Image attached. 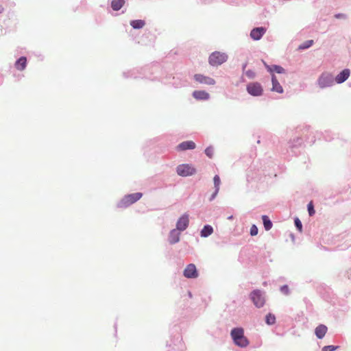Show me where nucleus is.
I'll list each match as a JSON object with an SVG mask.
<instances>
[{"label": "nucleus", "mask_w": 351, "mask_h": 351, "mask_svg": "<svg viewBox=\"0 0 351 351\" xmlns=\"http://www.w3.org/2000/svg\"><path fill=\"white\" fill-rule=\"evenodd\" d=\"M335 17L338 19H347V16L345 14L343 13H338L335 15Z\"/></svg>", "instance_id": "38"}, {"label": "nucleus", "mask_w": 351, "mask_h": 351, "mask_svg": "<svg viewBox=\"0 0 351 351\" xmlns=\"http://www.w3.org/2000/svg\"><path fill=\"white\" fill-rule=\"evenodd\" d=\"M213 232V228L208 224L205 225L200 231V236L206 238L211 235Z\"/></svg>", "instance_id": "21"}, {"label": "nucleus", "mask_w": 351, "mask_h": 351, "mask_svg": "<svg viewBox=\"0 0 351 351\" xmlns=\"http://www.w3.org/2000/svg\"><path fill=\"white\" fill-rule=\"evenodd\" d=\"M267 29L265 27L253 28L250 32V37L254 40H259L266 33Z\"/></svg>", "instance_id": "11"}, {"label": "nucleus", "mask_w": 351, "mask_h": 351, "mask_svg": "<svg viewBox=\"0 0 351 351\" xmlns=\"http://www.w3.org/2000/svg\"><path fill=\"white\" fill-rule=\"evenodd\" d=\"M232 217H232V215H231V216H229V217H228V219H232Z\"/></svg>", "instance_id": "42"}, {"label": "nucleus", "mask_w": 351, "mask_h": 351, "mask_svg": "<svg viewBox=\"0 0 351 351\" xmlns=\"http://www.w3.org/2000/svg\"><path fill=\"white\" fill-rule=\"evenodd\" d=\"M15 68L19 71H23L27 66V58L25 56H21L16 60L14 64Z\"/></svg>", "instance_id": "19"}, {"label": "nucleus", "mask_w": 351, "mask_h": 351, "mask_svg": "<svg viewBox=\"0 0 351 351\" xmlns=\"http://www.w3.org/2000/svg\"><path fill=\"white\" fill-rule=\"evenodd\" d=\"M313 43L314 42L313 40H306L305 42H304L303 43H302L301 45H299L298 49L304 50V49H308L309 47H311L313 45Z\"/></svg>", "instance_id": "26"}, {"label": "nucleus", "mask_w": 351, "mask_h": 351, "mask_svg": "<svg viewBox=\"0 0 351 351\" xmlns=\"http://www.w3.org/2000/svg\"><path fill=\"white\" fill-rule=\"evenodd\" d=\"M189 224V215L186 213L183 214L177 221L176 230L180 232L185 230Z\"/></svg>", "instance_id": "9"}, {"label": "nucleus", "mask_w": 351, "mask_h": 351, "mask_svg": "<svg viewBox=\"0 0 351 351\" xmlns=\"http://www.w3.org/2000/svg\"><path fill=\"white\" fill-rule=\"evenodd\" d=\"M196 147L195 143L192 141H186L180 143L176 147L178 151H185L188 149H193Z\"/></svg>", "instance_id": "14"}, {"label": "nucleus", "mask_w": 351, "mask_h": 351, "mask_svg": "<svg viewBox=\"0 0 351 351\" xmlns=\"http://www.w3.org/2000/svg\"><path fill=\"white\" fill-rule=\"evenodd\" d=\"M274 72L279 74L285 73V69L280 65L273 64Z\"/></svg>", "instance_id": "29"}, {"label": "nucleus", "mask_w": 351, "mask_h": 351, "mask_svg": "<svg viewBox=\"0 0 351 351\" xmlns=\"http://www.w3.org/2000/svg\"><path fill=\"white\" fill-rule=\"evenodd\" d=\"M147 67L135 68L126 72H123V75L125 78H147L151 79L146 73Z\"/></svg>", "instance_id": "5"}, {"label": "nucleus", "mask_w": 351, "mask_h": 351, "mask_svg": "<svg viewBox=\"0 0 351 351\" xmlns=\"http://www.w3.org/2000/svg\"><path fill=\"white\" fill-rule=\"evenodd\" d=\"M230 337L234 345L239 348H245L250 344V341L245 336L242 327L233 328L230 331Z\"/></svg>", "instance_id": "1"}, {"label": "nucleus", "mask_w": 351, "mask_h": 351, "mask_svg": "<svg viewBox=\"0 0 351 351\" xmlns=\"http://www.w3.org/2000/svg\"><path fill=\"white\" fill-rule=\"evenodd\" d=\"M334 84V78L332 74L329 73H323L317 80V84L319 88H325L332 86Z\"/></svg>", "instance_id": "7"}, {"label": "nucleus", "mask_w": 351, "mask_h": 351, "mask_svg": "<svg viewBox=\"0 0 351 351\" xmlns=\"http://www.w3.org/2000/svg\"><path fill=\"white\" fill-rule=\"evenodd\" d=\"M263 223L265 230L268 231L271 229L273 223L267 215L262 216Z\"/></svg>", "instance_id": "24"}, {"label": "nucleus", "mask_w": 351, "mask_h": 351, "mask_svg": "<svg viewBox=\"0 0 351 351\" xmlns=\"http://www.w3.org/2000/svg\"><path fill=\"white\" fill-rule=\"evenodd\" d=\"M193 77L196 82L200 84L206 85H215L216 84V82L213 78L205 76L202 74H195Z\"/></svg>", "instance_id": "12"}, {"label": "nucleus", "mask_w": 351, "mask_h": 351, "mask_svg": "<svg viewBox=\"0 0 351 351\" xmlns=\"http://www.w3.org/2000/svg\"><path fill=\"white\" fill-rule=\"evenodd\" d=\"M219 190H217V189H215L214 192L213 193V194L211 195V196L209 198L210 202H212L213 200L215 199V198L216 197V196L217 195V194L219 193Z\"/></svg>", "instance_id": "37"}, {"label": "nucleus", "mask_w": 351, "mask_h": 351, "mask_svg": "<svg viewBox=\"0 0 351 351\" xmlns=\"http://www.w3.org/2000/svg\"><path fill=\"white\" fill-rule=\"evenodd\" d=\"M143 196L142 193H134L132 194L125 195L118 203V208H127L132 204L137 202Z\"/></svg>", "instance_id": "3"}, {"label": "nucleus", "mask_w": 351, "mask_h": 351, "mask_svg": "<svg viewBox=\"0 0 351 351\" xmlns=\"http://www.w3.org/2000/svg\"><path fill=\"white\" fill-rule=\"evenodd\" d=\"M213 182H214V187L215 189H217V190H219V186L221 184V180L218 175H215L213 178Z\"/></svg>", "instance_id": "28"}, {"label": "nucleus", "mask_w": 351, "mask_h": 351, "mask_svg": "<svg viewBox=\"0 0 351 351\" xmlns=\"http://www.w3.org/2000/svg\"><path fill=\"white\" fill-rule=\"evenodd\" d=\"M183 275L187 278H195L198 276V271L196 266L193 264H189L183 271Z\"/></svg>", "instance_id": "10"}, {"label": "nucleus", "mask_w": 351, "mask_h": 351, "mask_svg": "<svg viewBox=\"0 0 351 351\" xmlns=\"http://www.w3.org/2000/svg\"><path fill=\"white\" fill-rule=\"evenodd\" d=\"M307 210H308V213L309 216L312 217V216H313L315 215V211L314 206H313L312 202H310L308 204V205H307Z\"/></svg>", "instance_id": "30"}, {"label": "nucleus", "mask_w": 351, "mask_h": 351, "mask_svg": "<svg viewBox=\"0 0 351 351\" xmlns=\"http://www.w3.org/2000/svg\"><path fill=\"white\" fill-rule=\"evenodd\" d=\"M188 294H189V296L190 298H191V297H192V293H191V291H189V292H188Z\"/></svg>", "instance_id": "41"}, {"label": "nucleus", "mask_w": 351, "mask_h": 351, "mask_svg": "<svg viewBox=\"0 0 351 351\" xmlns=\"http://www.w3.org/2000/svg\"><path fill=\"white\" fill-rule=\"evenodd\" d=\"M4 11V8L0 5V14L2 13Z\"/></svg>", "instance_id": "40"}, {"label": "nucleus", "mask_w": 351, "mask_h": 351, "mask_svg": "<svg viewBox=\"0 0 351 351\" xmlns=\"http://www.w3.org/2000/svg\"><path fill=\"white\" fill-rule=\"evenodd\" d=\"M280 292L285 295H289L290 294V290L287 285H284L280 287Z\"/></svg>", "instance_id": "31"}, {"label": "nucleus", "mask_w": 351, "mask_h": 351, "mask_svg": "<svg viewBox=\"0 0 351 351\" xmlns=\"http://www.w3.org/2000/svg\"><path fill=\"white\" fill-rule=\"evenodd\" d=\"M245 75L249 79H254L256 76L254 71L251 69L246 71Z\"/></svg>", "instance_id": "34"}, {"label": "nucleus", "mask_w": 351, "mask_h": 351, "mask_svg": "<svg viewBox=\"0 0 351 351\" xmlns=\"http://www.w3.org/2000/svg\"><path fill=\"white\" fill-rule=\"evenodd\" d=\"M339 346H326L322 348V351H335L339 349Z\"/></svg>", "instance_id": "33"}, {"label": "nucleus", "mask_w": 351, "mask_h": 351, "mask_svg": "<svg viewBox=\"0 0 351 351\" xmlns=\"http://www.w3.org/2000/svg\"><path fill=\"white\" fill-rule=\"evenodd\" d=\"M193 97L197 100H208L210 98V95L205 90H195L193 93Z\"/></svg>", "instance_id": "17"}, {"label": "nucleus", "mask_w": 351, "mask_h": 351, "mask_svg": "<svg viewBox=\"0 0 351 351\" xmlns=\"http://www.w3.org/2000/svg\"><path fill=\"white\" fill-rule=\"evenodd\" d=\"M265 66L266 67L267 71H269L271 75L274 74V68L273 64L272 65H268L266 64V62H263Z\"/></svg>", "instance_id": "36"}, {"label": "nucleus", "mask_w": 351, "mask_h": 351, "mask_svg": "<svg viewBox=\"0 0 351 351\" xmlns=\"http://www.w3.org/2000/svg\"><path fill=\"white\" fill-rule=\"evenodd\" d=\"M130 24L133 29H139L145 26V21L141 19L132 20L130 21Z\"/></svg>", "instance_id": "22"}, {"label": "nucleus", "mask_w": 351, "mask_h": 351, "mask_svg": "<svg viewBox=\"0 0 351 351\" xmlns=\"http://www.w3.org/2000/svg\"><path fill=\"white\" fill-rule=\"evenodd\" d=\"M228 56L226 53L220 51L213 52L208 58V62L212 66H218L228 60Z\"/></svg>", "instance_id": "4"}, {"label": "nucleus", "mask_w": 351, "mask_h": 351, "mask_svg": "<svg viewBox=\"0 0 351 351\" xmlns=\"http://www.w3.org/2000/svg\"><path fill=\"white\" fill-rule=\"evenodd\" d=\"M176 173L182 177H187L194 175L196 173V169L190 164H181L177 166Z\"/></svg>", "instance_id": "6"}, {"label": "nucleus", "mask_w": 351, "mask_h": 351, "mask_svg": "<svg viewBox=\"0 0 351 351\" xmlns=\"http://www.w3.org/2000/svg\"><path fill=\"white\" fill-rule=\"evenodd\" d=\"M246 90L250 95L253 97L261 96L263 93L262 85L257 82H250L246 86Z\"/></svg>", "instance_id": "8"}, {"label": "nucleus", "mask_w": 351, "mask_h": 351, "mask_svg": "<svg viewBox=\"0 0 351 351\" xmlns=\"http://www.w3.org/2000/svg\"><path fill=\"white\" fill-rule=\"evenodd\" d=\"M294 224H295V226L297 228V230L299 232H302V223L301 221L299 219V218L296 217L294 219Z\"/></svg>", "instance_id": "32"}, {"label": "nucleus", "mask_w": 351, "mask_h": 351, "mask_svg": "<svg viewBox=\"0 0 351 351\" xmlns=\"http://www.w3.org/2000/svg\"><path fill=\"white\" fill-rule=\"evenodd\" d=\"M271 84L272 87L271 90L273 92H276L278 93H282L284 90L282 86L280 85L279 82L278 81L276 76L274 74L271 75Z\"/></svg>", "instance_id": "16"}, {"label": "nucleus", "mask_w": 351, "mask_h": 351, "mask_svg": "<svg viewBox=\"0 0 351 351\" xmlns=\"http://www.w3.org/2000/svg\"><path fill=\"white\" fill-rule=\"evenodd\" d=\"M249 298L257 308L263 307L266 302V293L263 290L256 289L250 292Z\"/></svg>", "instance_id": "2"}, {"label": "nucleus", "mask_w": 351, "mask_h": 351, "mask_svg": "<svg viewBox=\"0 0 351 351\" xmlns=\"http://www.w3.org/2000/svg\"><path fill=\"white\" fill-rule=\"evenodd\" d=\"M258 228L256 225H252L250 228V234L252 236H256L258 234Z\"/></svg>", "instance_id": "35"}, {"label": "nucleus", "mask_w": 351, "mask_h": 351, "mask_svg": "<svg viewBox=\"0 0 351 351\" xmlns=\"http://www.w3.org/2000/svg\"><path fill=\"white\" fill-rule=\"evenodd\" d=\"M124 3L125 0H112L111 1V8L114 11H119Z\"/></svg>", "instance_id": "23"}, {"label": "nucleus", "mask_w": 351, "mask_h": 351, "mask_svg": "<svg viewBox=\"0 0 351 351\" xmlns=\"http://www.w3.org/2000/svg\"><path fill=\"white\" fill-rule=\"evenodd\" d=\"M246 66H247V63H244V64H243V66H242V70H243V71H245V69Z\"/></svg>", "instance_id": "39"}, {"label": "nucleus", "mask_w": 351, "mask_h": 351, "mask_svg": "<svg viewBox=\"0 0 351 351\" xmlns=\"http://www.w3.org/2000/svg\"><path fill=\"white\" fill-rule=\"evenodd\" d=\"M350 74V71L349 69H344L342 70L336 77L335 82L337 84H342L346 82L349 77Z\"/></svg>", "instance_id": "13"}, {"label": "nucleus", "mask_w": 351, "mask_h": 351, "mask_svg": "<svg viewBox=\"0 0 351 351\" xmlns=\"http://www.w3.org/2000/svg\"><path fill=\"white\" fill-rule=\"evenodd\" d=\"M180 233L176 229H173L170 231L168 241L171 245L176 244L180 241Z\"/></svg>", "instance_id": "15"}, {"label": "nucleus", "mask_w": 351, "mask_h": 351, "mask_svg": "<svg viewBox=\"0 0 351 351\" xmlns=\"http://www.w3.org/2000/svg\"><path fill=\"white\" fill-rule=\"evenodd\" d=\"M276 316L273 313H268L265 316V323L269 326H272L276 323Z\"/></svg>", "instance_id": "25"}, {"label": "nucleus", "mask_w": 351, "mask_h": 351, "mask_svg": "<svg viewBox=\"0 0 351 351\" xmlns=\"http://www.w3.org/2000/svg\"><path fill=\"white\" fill-rule=\"evenodd\" d=\"M327 330L328 328L324 324H319L315 328V334L318 339H322L324 337Z\"/></svg>", "instance_id": "18"}, {"label": "nucleus", "mask_w": 351, "mask_h": 351, "mask_svg": "<svg viewBox=\"0 0 351 351\" xmlns=\"http://www.w3.org/2000/svg\"><path fill=\"white\" fill-rule=\"evenodd\" d=\"M303 141L300 137H296L289 142V147L291 149L293 154H295L294 149L298 148L302 145Z\"/></svg>", "instance_id": "20"}, {"label": "nucleus", "mask_w": 351, "mask_h": 351, "mask_svg": "<svg viewBox=\"0 0 351 351\" xmlns=\"http://www.w3.org/2000/svg\"><path fill=\"white\" fill-rule=\"evenodd\" d=\"M204 153L209 158H212L214 154V148L212 146H208L205 149Z\"/></svg>", "instance_id": "27"}]
</instances>
